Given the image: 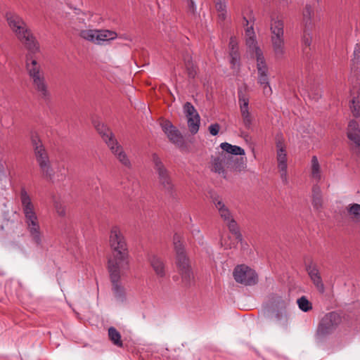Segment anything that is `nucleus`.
<instances>
[{
	"instance_id": "nucleus-18",
	"label": "nucleus",
	"mask_w": 360,
	"mask_h": 360,
	"mask_svg": "<svg viewBox=\"0 0 360 360\" xmlns=\"http://www.w3.org/2000/svg\"><path fill=\"white\" fill-rule=\"evenodd\" d=\"M246 158L243 157H236L229 155L227 172L229 171L235 174H238L245 171L247 167Z\"/></svg>"
},
{
	"instance_id": "nucleus-15",
	"label": "nucleus",
	"mask_w": 360,
	"mask_h": 360,
	"mask_svg": "<svg viewBox=\"0 0 360 360\" xmlns=\"http://www.w3.org/2000/svg\"><path fill=\"white\" fill-rule=\"evenodd\" d=\"M32 81L34 89L38 93L39 96L45 101H49L51 94L44 75L32 79Z\"/></svg>"
},
{
	"instance_id": "nucleus-17",
	"label": "nucleus",
	"mask_w": 360,
	"mask_h": 360,
	"mask_svg": "<svg viewBox=\"0 0 360 360\" xmlns=\"http://www.w3.org/2000/svg\"><path fill=\"white\" fill-rule=\"evenodd\" d=\"M25 68L31 79L44 75L40 65L34 58V56H30V54L25 55Z\"/></svg>"
},
{
	"instance_id": "nucleus-20",
	"label": "nucleus",
	"mask_w": 360,
	"mask_h": 360,
	"mask_svg": "<svg viewBox=\"0 0 360 360\" xmlns=\"http://www.w3.org/2000/svg\"><path fill=\"white\" fill-rule=\"evenodd\" d=\"M111 152L116 156L119 162L123 165L124 167L130 169L131 167V163L124 151L121 145L117 141V144H113L109 147Z\"/></svg>"
},
{
	"instance_id": "nucleus-41",
	"label": "nucleus",
	"mask_w": 360,
	"mask_h": 360,
	"mask_svg": "<svg viewBox=\"0 0 360 360\" xmlns=\"http://www.w3.org/2000/svg\"><path fill=\"white\" fill-rule=\"evenodd\" d=\"M311 281H312L313 284L315 285V287L316 288L317 290L320 293H323L325 292V286H324V284L323 283L321 276H319V277H317V278H314L313 279H311Z\"/></svg>"
},
{
	"instance_id": "nucleus-47",
	"label": "nucleus",
	"mask_w": 360,
	"mask_h": 360,
	"mask_svg": "<svg viewBox=\"0 0 360 360\" xmlns=\"http://www.w3.org/2000/svg\"><path fill=\"white\" fill-rule=\"evenodd\" d=\"M217 11H224L226 8L225 0H214Z\"/></svg>"
},
{
	"instance_id": "nucleus-48",
	"label": "nucleus",
	"mask_w": 360,
	"mask_h": 360,
	"mask_svg": "<svg viewBox=\"0 0 360 360\" xmlns=\"http://www.w3.org/2000/svg\"><path fill=\"white\" fill-rule=\"evenodd\" d=\"M209 131L212 136H216L218 134L219 129H220V125L218 123H215L213 124H211L209 128Z\"/></svg>"
},
{
	"instance_id": "nucleus-38",
	"label": "nucleus",
	"mask_w": 360,
	"mask_h": 360,
	"mask_svg": "<svg viewBox=\"0 0 360 360\" xmlns=\"http://www.w3.org/2000/svg\"><path fill=\"white\" fill-rule=\"evenodd\" d=\"M297 302L299 308L304 312H307L312 309L311 302H310L304 296L299 298Z\"/></svg>"
},
{
	"instance_id": "nucleus-2",
	"label": "nucleus",
	"mask_w": 360,
	"mask_h": 360,
	"mask_svg": "<svg viewBox=\"0 0 360 360\" xmlns=\"http://www.w3.org/2000/svg\"><path fill=\"white\" fill-rule=\"evenodd\" d=\"M173 245L176 252L175 264L181 277V285L184 288H189L195 283V276L180 235H174Z\"/></svg>"
},
{
	"instance_id": "nucleus-57",
	"label": "nucleus",
	"mask_w": 360,
	"mask_h": 360,
	"mask_svg": "<svg viewBox=\"0 0 360 360\" xmlns=\"http://www.w3.org/2000/svg\"><path fill=\"white\" fill-rule=\"evenodd\" d=\"M0 170H1V171L4 170V167L1 163H0Z\"/></svg>"
},
{
	"instance_id": "nucleus-19",
	"label": "nucleus",
	"mask_w": 360,
	"mask_h": 360,
	"mask_svg": "<svg viewBox=\"0 0 360 360\" xmlns=\"http://www.w3.org/2000/svg\"><path fill=\"white\" fill-rule=\"evenodd\" d=\"M94 127L108 147L117 144V141L115 139L113 133L106 125L98 122H94Z\"/></svg>"
},
{
	"instance_id": "nucleus-7",
	"label": "nucleus",
	"mask_w": 360,
	"mask_h": 360,
	"mask_svg": "<svg viewBox=\"0 0 360 360\" xmlns=\"http://www.w3.org/2000/svg\"><path fill=\"white\" fill-rule=\"evenodd\" d=\"M235 281L244 285H253L258 281V276L255 270L245 264L237 265L233 272Z\"/></svg>"
},
{
	"instance_id": "nucleus-46",
	"label": "nucleus",
	"mask_w": 360,
	"mask_h": 360,
	"mask_svg": "<svg viewBox=\"0 0 360 360\" xmlns=\"http://www.w3.org/2000/svg\"><path fill=\"white\" fill-rule=\"evenodd\" d=\"M229 55L231 58V63L233 65H236L240 58L238 51L237 49L236 51H230Z\"/></svg>"
},
{
	"instance_id": "nucleus-28",
	"label": "nucleus",
	"mask_w": 360,
	"mask_h": 360,
	"mask_svg": "<svg viewBox=\"0 0 360 360\" xmlns=\"http://www.w3.org/2000/svg\"><path fill=\"white\" fill-rule=\"evenodd\" d=\"M117 36V33L114 31L108 30H97L96 40L97 41V44H100V41H103L114 39Z\"/></svg>"
},
{
	"instance_id": "nucleus-27",
	"label": "nucleus",
	"mask_w": 360,
	"mask_h": 360,
	"mask_svg": "<svg viewBox=\"0 0 360 360\" xmlns=\"http://www.w3.org/2000/svg\"><path fill=\"white\" fill-rule=\"evenodd\" d=\"M167 136L169 141L178 147H181L184 143V139L181 132L174 127L168 131Z\"/></svg>"
},
{
	"instance_id": "nucleus-9",
	"label": "nucleus",
	"mask_w": 360,
	"mask_h": 360,
	"mask_svg": "<svg viewBox=\"0 0 360 360\" xmlns=\"http://www.w3.org/2000/svg\"><path fill=\"white\" fill-rule=\"evenodd\" d=\"M16 37L27 51V54L34 56L40 51L39 43L30 28L25 30L23 32L19 34Z\"/></svg>"
},
{
	"instance_id": "nucleus-54",
	"label": "nucleus",
	"mask_w": 360,
	"mask_h": 360,
	"mask_svg": "<svg viewBox=\"0 0 360 360\" xmlns=\"http://www.w3.org/2000/svg\"><path fill=\"white\" fill-rule=\"evenodd\" d=\"M250 37H255V34L252 26L247 27V29L245 30V37L248 38Z\"/></svg>"
},
{
	"instance_id": "nucleus-8",
	"label": "nucleus",
	"mask_w": 360,
	"mask_h": 360,
	"mask_svg": "<svg viewBox=\"0 0 360 360\" xmlns=\"http://www.w3.org/2000/svg\"><path fill=\"white\" fill-rule=\"evenodd\" d=\"M229 154L224 151L215 153L211 155L210 169L211 172L221 175L224 179L227 178V166Z\"/></svg>"
},
{
	"instance_id": "nucleus-53",
	"label": "nucleus",
	"mask_w": 360,
	"mask_h": 360,
	"mask_svg": "<svg viewBox=\"0 0 360 360\" xmlns=\"http://www.w3.org/2000/svg\"><path fill=\"white\" fill-rule=\"evenodd\" d=\"M263 94L265 96H270L272 94V90L269 85V83L268 84H263Z\"/></svg>"
},
{
	"instance_id": "nucleus-10",
	"label": "nucleus",
	"mask_w": 360,
	"mask_h": 360,
	"mask_svg": "<svg viewBox=\"0 0 360 360\" xmlns=\"http://www.w3.org/2000/svg\"><path fill=\"white\" fill-rule=\"evenodd\" d=\"M34 158L39 165L41 178L49 181H52L55 172L52 167L48 152L44 153L39 155H35Z\"/></svg>"
},
{
	"instance_id": "nucleus-37",
	"label": "nucleus",
	"mask_w": 360,
	"mask_h": 360,
	"mask_svg": "<svg viewBox=\"0 0 360 360\" xmlns=\"http://www.w3.org/2000/svg\"><path fill=\"white\" fill-rule=\"evenodd\" d=\"M271 304L274 307L279 309H285L288 302L280 296H274L271 298Z\"/></svg>"
},
{
	"instance_id": "nucleus-51",
	"label": "nucleus",
	"mask_w": 360,
	"mask_h": 360,
	"mask_svg": "<svg viewBox=\"0 0 360 360\" xmlns=\"http://www.w3.org/2000/svg\"><path fill=\"white\" fill-rule=\"evenodd\" d=\"M275 318L277 320H281L283 318H287V314L285 312V309H280L277 310V311L275 314Z\"/></svg>"
},
{
	"instance_id": "nucleus-56",
	"label": "nucleus",
	"mask_w": 360,
	"mask_h": 360,
	"mask_svg": "<svg viewBox=\"0 0 360 360\" xmlns=\"http://www.w3.org/2000/svg\"><path fill=\"white\" fill-rule=\"evenodd\" d=\"M243 20H244V21L245 22V25H246V26H248V24H249L248 20H247V18H246L245 17H244V18H243Z\"/></svg>"
},
{
	"instance_id": "nucleus-43",
	"label": "nucleus",
	"mask_w": 360,
	"mask_h": 360,
	"mask_svg": "<svg viewBox=\"0 0 360 360\" xmlns=\"http://www.w3.org/2000/svg\"><path fill=\"white\" fill-rule=\"evenodd\" d=\"M54 207L57 214L60 217H65L66 214L65 207L60 202L54 201Z\"/></svg>"
},
{
	"instance_id": "nucleus-35",
	"label": "nucleus",
	"mask_w": 360,
	"mask_h": 360,
	"mask_svg": "<svg viewBox=\"0 0 360 360\" xmlns=\"http://www.w3.org/2000/svg\"><path fill=\"white\" fill-rule=\"evenodd\" d=\"M97 30H84L79 33V36L89 41L95 42Z\"/></svg>"
},
{
	"instance_id": "nucleus-5",
	"label": "nucleus",
	"mask_w": 360,
	"mask_h": 360,
	"mask_svg": "<svg viewBox=\"0 0 360 360\" xmlns=\"http://www.w3.org/2000/svg\"><path fill=\"white\" fill-rule=\"evenodd\" d=\"M154 168L158 174V182L161 189L171 198L176 195V190L169 170L166 168L160 157L156 153L152 154Z\"/></svg>"
},
{
	"instance_id": "nucleus-34",
	"label": "nucleus",
	"mask_w": 360,
	"mask_h": 360,
	"mask_svg": "<svg viewBox=\"0 0 360 360\" xmlns=\"http://www.w3.org/2000/svg\"><path fill=\"white\" fill-rule=\"evenodd\" d=\"M347 212L350 218L354 222L360 221V205L354 203L347 207Z\"/></svg>"
},
{
	"instance_id": "nucleus-32",
	"label": "nucleus",
	"mask_w": 360,
	"mask_h": 360,
	"mask_svg": "<svg viewBox=\"0 0 360 360\" xmlns=\"http://www.w3.org/2000/svg\"><path fill=\"white\" fill-rule=\"evenodd\" d=\"M311 29L304 27L303 30V35L302 37V44L303 46V51L307 52V49L310 50V45L312 41V36L311 34Z\"/></svg>"
},
{
	"instance_id": "nucleus-45",
	"label": "nucleus",
	"mask_w": 360,
	"mask_h": 360,
	"mask_svg": "<svg viewBox=\"0 0 360 360\" xmlns=\"http://www.w3.org/2000/svg\"><path fill=\"white\" fill-rule=\"evenodd\" d=\"M187 12L193 16L196 15V6L193 0H186Z\"/></svg>"
},
{
	"instance_id": "nucleus-33",
	"label": "nucleus",
	"mask_w": 360,
	"mask_h": 360,
	"mask_svg": "<svg viewBox=\"0 0 360 360\" xmlns=\"http://www.w3.org/2000/svg\"><path fill=\"white\" fill-rule=\"evenodd\" d=\"M313 15V9L311 6L307 5L303 10V21L304 27L312 29L313 23L311 22V17Z\"/></svg>"
},
{
	"instance_id": "nucleus-1",
	"label": "nucleus",
	"mask_w": 360,
	"mask_h": 360,
	"mask_svg": "<svg viewBox=\"0 0 360 360\" xmlns=\"http://www.w3.org/2000/svg\"><path fill=\"white\" fill-rule=\"evenodd\" d=\"M111 256L108 259V269L112 290L117 297L124 295V289L120 283L124 270L129 269V251L125 238L120 229L112 226L109 237Z\"/></svg>"
},
{
	"instance_id": "nucleus-42",
	"label": "nucleus",
	"mask_w": 360,
	"mask_h": 360,
	"mask_svg": "<svg viewBox=\"0 0 360 360\" xmlns=\"http://www.w3.org/2000/svg\"><path fill=\"white\" fill-rule=\"evenodd\" d=\"M246 44L250 49H252L255 53V57L257 58V51L260 49L257 46L255 37L246 38Z\"/></svg>"
},
{
	"instance_id": "nucleus-24",
	"label": "nucleus",
	"mask_w": 360,
	"mask_h": 360,
	"mask_svg": "<svg viewBox=\"0 0 360 360\" xmlns=\"http://www.w3.org/2000/svg\"><path fill=\"white\" fill-rule=\"evenodd\" d=\"M323 197L320 186L315 184L312 187V205L315 210H320L323 208Z\"/></svg>"
},
{
	"instance_id": "nucleus-55",
	"label": "nucleus",
	"mask_w": 360,
	"mask_h": 360,
	"mask_svg": "<svg viewBox=\"0 0 360 360\" xmlns=\"http://www.w3.org/2000/svg\"><path fill=\"white\" fill-rule=\"evenodd\" d=\"M217 11L219 12V18L221 20H224L226 18V10L225 9L224 11Z\"/></svg>"
},
{
	"instance_id": "nucleus-31",
	"label": "nucleus",
	"mask_w": 360,
	"mask_h": 360,
	"mask_svg": "<svg viewBox=\"0 0 360 360\" xmlns=\"http://www.w3.org/2000/svg\"><path fill=\"white\" fill-rule=\"evenodd\" d=\"M108 337L110 340L116 346L122 347L123 343L121 340L120 333L114 327L108 328Z\"/></svg>"
},
{
	"instance_id": "nucleus-49",
	"label": "nucleus",
	"mask_w": 360,
	"mask_h": 360,
	"mask_svg": "<svg viewBox=\"0 0 360 360\" xmlns=\"http://www.w3.org/2000/svg\"><path fill=\"white\" fill-rule=\"evenodd\" d=\"M162 128L164 132L167 134L168 131H171L172 129L174 127V126L169 121H165L162 123Z\"/></svg>"
},
{
	"instance_id": "nucleus-26",
	"label": "nucleus",
	"mask_w": 360,
	"mask_h": 360,
	"mask_svg": "<svg viewBox=\"0 0 360 360\" xmlns=\"http://www.w3.org/2000/svg\"><path fill=\"white\" fill-rule=\"evenodd\" d=\"M220 147L222 149V151L225 152V153L233 156L245 155V150L242 148L237 146H233L226 142L221 143L220 144Z\"/></svg>"
},
{
	"instance_id": "nucleus-39",
	"label": "nucleus",
	"mask_w": 360,
	"mask_h": 360,
	"mask_svg": "<svg viewBox=\"0 0 360 360\" xmlns=\"http://www.w3.org/2000/svg\"><path fill=\"white\" fill-rule=\"evenodd\" d=\"M278 167H287V153L286 150L277 151Z\"/></svg>"
},
{
	"instance_id": "nucleus-25",
	"label": "nucleus",
	"mask_w": 360,
	"mask_h": 360,
	"mask_svg": "<svg viewBox=\"0 0 360 360\" xmlns=\"http://www.w3.org/2000/svg\"><path fill=\"white\" fill-rule=\"evenodd\" d=\"M150 263L157 276L160 277L165 276V264L160 257L155 255L151 256L150 258Z\"/></svg>"
},
{
	"instance_id": "nucleus-50",
	"label": "nucleus",
	"mask_w": 360,
	"mask_h": 360,
	"mask_svg": "<svg viewBox=\"0 0 360 360\" xmlns=\"http://www.w3.org/2000/svg\"><path fill=\"white\" fill-rule=\"evenodd\" d=\"M279 172L281 173V178L285 184H288V178H287V167L282 168L278 167Z\"/></svg>"
},
{
	"instance_id": "nucleus-11",
	"label": "nucleus",
	"mask_w": 360,
	"mask_h": 360,
	"mask_svg": "<svg viewBox=\"0 0 360 360\" xmlns=\"http://www.w3.org/2000/svg\"><path fill=\"white\" fill-rule=\"evenodd\" d=\"M184 112L188 120V127L192 134H195L199 130L200 116L194 106L189 102L184 105Z\"/></svg>"
},
{
	"instance_id": "nucleus-21",
	"label": "nucleus",
	"mask_w": 360,
	"mask_h": 360,
	"mask_svg": "<svg viewBox=\"0 0 360 360\" xmlns=\"http://www.w3.org/2000/svg\"><path fill=\"white\" fill-rule=\"evenodd\" d=\"M347 138L353 141L357 147L360 148V129L356 120H351L349 122L347 131Z\"/></svg>"
},
{
	"instance_id": "nucleus-23",
	"label": "nucleus",
	"mask_w": 360,
	"mask_h": 360,
	"mask_svg": "<svg viewBox=\"0 0 360 360\" xmlns=\"http://www.w3.org/2000/svg\"><path fill=\"white\" fill-rule=\"evenodd\" d=\"M183 60L188 78L194 79L198 74V66L193 63L192 56L188 53H185Z\"/></svg>"
},
{
	"instance_id": "nucleus-13",
	"label": "nucleus",
	"mask_w": 360,
	"mask_h": 360,
	"mask_svg": "<svg viewBox=\"0 0 360 360\" xmlns=\"http://www.w3.org/2000/svg\"><path fill=\"white\" fill-rule=\"evenodd\" d=\"M6 18L10 28L15 33L16 37L19 35V34H21V32H23L25 30L29 28L23 19L14 13H7L6 14Z\"/></svg>"
},
{
	"instance_id": "nucleus-12",
	"label": "nucleus",
	"mask_w": 360,
	"mask_h": 360,
	"mask_svg": "<svg viewBox=\"0 0 360 360\" xmlns=\"http://www.w3.org/2000/svg\"><path fill=\"white\" fill-rule=\"evenodd\" d=\"M238 101L243 124L246 128L250 129L252 120L248 110L249 97L246 95L245 90H238Z\"/></svg>"
},
{
	"instance_id": "nucleus-40",
	"label": "nucleus",
	"mask_w": 360,
	"mask_h": 360,
	"mask_svg": "<svg viewBox=\"0 0 360 360\" xmlns=\"http://www.w3.org/2000/svg\"><path fill=\"white\" fill-rule=\"evenodd\" d=\"M349 107L353 115L358 117L360 115V101L357 98H353Z\"/></svg>"
},
{
	"instance_id": "nucleus-30",
	"label": "nucleus",
	"mask_w": 360,
	"mask_h": 360,
	"mask_svg": "<svg viewBox=\"0 0 360 360\" xmlns=\"http://www.w3.org/2000/svg\"><path fill=\"white\" fill-rule=\"evenodd\" d=\"M225 222L226 223L229 231L235 236L236 239L238 241H242V234L240 233L238 225L233 217L231 218L230 221H226Z\"/></svg>"
},
{
	"instance_id": "nucleus-4",
	"label": "nucleus",
	"mask_w": 360,
	"mask_h": 360,
	"mask_svg": "<svg viewBox=\"0 0 360 360\" xmlns=\"http://www.w3.org/2000/svg\"><path fill=\"white\" fill-rule=\"evenodd\" d=\"M271 42L276 59L281 60L285 53L284 42V22L278 16L271 17Z\"/></svg>"
},
{
	"instance_id": "nucleus-44",
	"label": "nucleus",
	"mask_w": 360,
	"mask_h": 360,
	"mask_svg": "<svg viewBox=\"0 0 360 360\" xmlns=\"http://www.w3.org/2000/svg\"><path fill=\"white\" fill-rule=\"evenodd\" d=\"M276 146L277 151L286 150V146L284 143V140L281 136H277L276 139Z\"/></svg>"
},
{
	"instance_id": "nucleus-22",
	"label": "nucleus",
	"mask_w": 360,
	"mask_h": 360,
	"mask_svg": "<svg viewBox=\"0 0 360 360\" xmlns=\"http://www.w3.org/2000/svg\"><path fill=\"white\" fill-rule=\"evenodd\" d=\"M30 141L32 147L34 155H41L48 152L43 142L37 132H32L30 134Z\"/></svg>"
},
{
	"instance_id": "nucleus-16",
	"label": "nucleus",
	"mask_w": 360,
	"mask_h": 360,
	"mask_svg": "<svg viewBox=\"0 0 360 360\" xmlns=\"http://www.w3.org/2000/svg\"><path fill=\"white\" fill-rule=\"evenodd\" d=\"M211 199L223 221H230L233 218V215L229 207L224 202L221 197L217 194H213L211 195Z\"/></svg>"
},
{
	"instance_id": "nucleus-36",
	"label": "nucleus",
	"mask_w": 360,
	"mask_h": 360,
	"mask_svg": "<svg viewBox=\"0 0 360 360\" xmlns=\"http://www.w3.org/2000/svg\"><path fill=\"white\" fill-rule=\"evenodd\" d=\"M311 174L318 180L321 179L320 165L316 156H313L311 158Z\"/></svg>"
},
{
	"instance_id": "nucleus-3",
	"label": "nucleus",
	"mask_w": 360,
	"mask_h": 360,
	"mask_svg": "<svg viewBox=\"0 0 360 360\" xmlns=\"http://www.w3.org/2000/svg\"><path fill=\"white\" fill-rule=\"evenodd\" d=\"M20 200L27 229L33 240L39 245L41 241L40 226L30 197L24 188L20 191Z\"/></svg>"
},
{
	"instance_id": "nucleus-29",
	"label": "nucleus",
	"mask_w": 360,
	"mask_h": 360,
	"mask_svg": "<svg viewBox=\"0 0 360 360\" xmlns=\"http://www.w3.org/2000/svg\"><path fill=\"white\" fill-rule=\"evenodd\" d=\"M304 266L310 279L321 276L318 266L312 259L305 262Z\"/></svg>"
},
{
	"instance_id": "nucleus-6",
	"label": "nucleus",
	"mask_w": 360,
	"mask_h": 360,
	"mask_svg": "<svg viewBox=\"0 0 360 360\" xmlns=\"http://www.w3.org/2000/svg\"><path fill=\"white\" fill-rule=\"evenodd\" d=\"M341 315L336 311H331L326 314L319 321L316 330V337L322 339L331 334L342 323Z\"/></svg>"
},
{
	"instance_id": "nucleus-14",
	"label": "nucleus",
	"mask_w": 360,
	"mask_h": 360,
	"mask_svg": "<svg viewBox=\"0 0 360 360\" xmlns=\"http://www.w3.org/2000/svg\"><path fill=\"white\" fill-rule=\"evenodd\" d=\"M257 69L258 72V83L260 85L268 84V67L261 49L257 51Z\"/></svg>"
},
{
	"instance_id": "nucleus-52",
	"label": "nucleus",
	"mask_w": 360,
	"mask_h": 360,
	"mask_svg": "<svg viewBox=\"0 0 360 360\" xmlns=\"http://www.w3.org/2000/svg\"><path fill=\"white\" fill-rule=\"evenodd\" d=\"M229 48L230 51H236L238 50V42L235 37H231L229 41Z\"/></svg>"
}]
</instances>
